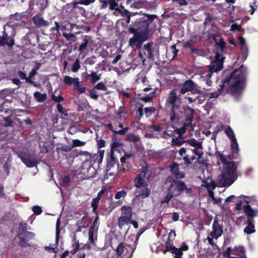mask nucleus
<instances>
[{
    "mask_svg": "<svg viewBox=\"0 0 258 258\" xmlns=\"http://www.w3.org/2000/svg\"><path fill=\"white\" fill-rule=\"evenodd\" d=\"M95 0H82L78 2V4L83 5H89L90 4L93 3Z\"/></svg>",
    "mask_w": 258,
    "mask_h": 258,
    "instance_id": "57",
    "label": "nucleus"
},
{
    "mask_svg": "<svg viewBox=\"0 0 258 258\" xmlns=\"http://www.w3.org/2000/svg\"><path fill=\"white\" fill-rule=\"evenodd\" d=\"M226 252L227 253L228 256H230V255L231 254H235L240 256L239 257L231 256L230 258H245L242 256L244 253L243 249L242 247H236L234 249L228 247L227 249Z\"/></svg>",
    "mask_w": 258,
    "mask_h": 258,
    "instance_id": "13",
    "label": "nucleus"
},
{
    "mask_svg": "<svg viewBox=\"0 0 258 258\" xmlns=\"http://www.w3.org/2000/svg\"><path fill=\"white\" fill-rule=\"evenodd\" d=\"M187 92H191L192 94H197L201 92L200 87L191 80L185 81L182 84L180 90V94L183 95Z\"/></svg>",
    "mask_w": 258,
    "mask_h": 258,
    "instance_id": "7",
    "label": "nucleus"
},
{
    "mask_svg": "<svg viewBox=\"0 0 258 258\" xmlns=\"http://www.w3.org/2000/svg\"><path fill=\"white\" fill-rule=\"evenodd\" d=\"M126 192L124 190H121L120 191H118L116 192L115 195V199L116 200H119L120 198H124L126 196Z\"/></svg>",
    "mask_w": 258,
    "mask_h": 258,
    "instance_id": "44",
    "label": "nucleus"
},
{
    "mask_svg": "<svg viewBox=\"0 0 258 258\" xmlns=\"http://www.w3.org/2000/svg\"><path fill=\"white\" fill-rule=\"evenodd\" d=\"M170 170L172 174L177 178H182L184 176L183 172L178 171V165L176 163H173L170 166Z\"/></svg>",
    "mask_w": 258,
    "mask_h": 258,
    "instance_id": "18",
    "label": "nucleus"
},
{
    "mask_svg": "<svg viewBox=\"0 0 258 258\" xmlns=\"http://www.w3.org/2000/svg\"><path fill=\"white\" fill-rule=\"evenodd\" d=\"M218 157L223 164V171L218 176V182L221 186H230L236 179V167L229 156L219 152Z\"/></svg>",
    "mask_w": 258,
    "mask_h": 258,
    "instance_id": "2",
    "label": "nucleus"
},
{
    "mask_svg": "<svg viewBox=\"0 0 258 258\" xmlns=\"http://www.w3.org/2000/svg\"><path fill=\"white\" fill-rule=\"evenodd\" d=\"M184 142L181 139L178 138H173L172 139V144L175 146H180Z\"/></svg>",
    "mask_w": 258,
    "mask_h": 258,
    "instance_id": "51",
    "label": "nucleus"
},
{
    "mask_svg": "<svg viewBox=\"0 0 258 258\" xmlns=\"http://www.w3.org/2000/svg\"><path fill=\"white\" fill-rule=\"evenodd\" d=\"M185 189L184 183L180 181L174 180L168 188L167 192L173 197L179 196Z\"/></svg>",
    "mask_w": 258,
    "mask_h": 258,
    "instance_id": "8",
    "label": "nucleus"
},
{
    "mask_svg": "<svg viewBox=\"0 0 258 258\" xmlns=\"http://www.w3.org/2000/svg\"><path fill=\"white\" fill-rule=\"evenodd\" d=\"M184 142L187 144L194 147L193 152L196 155L198 156V158H201L203 155L202 151V143L201 142L198 141L196 139L192 138L189 140H187Z\"/></svg>",
    "mask_w": 258,
    "mask_h": 258,
    "instance_id": "10",
    "label": "nucleus"
},
{
    "mask_svg": "<svg viewBox=\"0 0 258 258\" xmlns=\"http://www.w3.org/2000/svg\"><path fill=\"white\" fill-rule=\"evenodd\" d=\"M202 186L207 188L208 192L213 191L216 187V185L213 180L210 178L208 177L207 179L203 182Z\"/></svg>",
    "mask_w": 258,
    "mask_h": 258,
    "instance_id": "16",
    "label": "nucleus"
},
{
    "mask_svg": "<svg viewBox=\"0 0 258 258\" xmlns=\"http://www.w3.org/2000/svg\"><path fill=\"white\" fill-rule=\"evenodd\" d=\"M214 59V60L211 62L209 66L208 72L206 74H203L204 77L210 78L213 73L219 72L223 68L224 57L219 52L216 53Z\"/></svg>",
    "mask_w": 258,
    "mask_h": 258,
    "instance_id": "6",
    "label": "nucleus"
},
{
    "mask_svg": "<svg viewBox=\"0 0 258 258\" xmlns=\"http://www.w3.org/2000/svg\"><path fill=\"white\" fill-rule=\"evenodd\" d=\"M243 209L245 212L250 217H253L257 215L258 212L252 209L250 206H245Z\"/></svg>",
    "mask_w": 258,
    "mask_h": 258,
    "instance_id": "28",
    "label": "nucleus"
},
{
    "mask_svg": "<svg viewBox=\"0 0 258 258\" xmlns=\"http://www.w3.org/2000/svg\"><path fill=\"white\" fill-rule=\"evenodd\" d=\"M72 143L73 148L83 146L86 144V142L81 141L79 140H73Z\"/></svg>",
    "mask_w": 258,
    "mask_h": 258,
    "instance_id": "42",
    "label": "nucleus"
},
{
    "mask_svg": "<svg viewBox=\"0 0 258 258\" xmlns=\"http://www.w3.org/2000/svg\"><path fill=\"white\" fill-rule=\"evenodd\" d=\"M95 89L99 90H102V91H106L107 90V88L105 86V85L102 83L100 82L98 84H97L95 86Z\"/></svg>",
    "mask_w": 258,
    "mask_h": 258,
    "instance_id": "50",
    "label": "nucleus"
},
{
    "mask_svg": "<svg viewBox=\"0 0 258 258\" xmlns=\"http://www.w3.org/2000/svg\"><path fill=\"white\" fill-rule=\"evenodd\" d=\"M33 211L34 213L37 215H39L42 212V210L41 208L39 206H34L33 208Z\"/></svg>",
    "mask_w": 258,
    "mask_h": 258,
    "instance_id": "59",
    "label": "nucleus"
},
{
    "mask_svg": "<svg viewBox=\"0 0 258 258\" xmlns=\"http://www.w3.org/2000/svg\"><path fill=\"white\" fill-rule=\"evenodd\" d=\"M104 154V150H99L98 153L95 154L92 157L94 162L100 164L103 160Z\"/></svg>",
    "mask_w": 258,
    "mask_h": 258,
    "instance_id": "22",
    "label": "nucleus"
},
{
    "mask_svg": "<svg viewBox=\"0 0 258 258\" xmlns=\"http://www.w3.org/2000/svg\"><path fill=\"white\" fill-rule=\"evenodd\" d=\"M97 231L98 230H94V228H90L89 230V241L92 244H94L95 241L97 240Z\"/></svg>",
    "mask_w": 258,
    "mask_h": 258,
    "instance_id": "21",
    "label": "nucleus"
},
{
    "mask_svg": "<svg viewBox=\"0 0 258 258\" xmlns=\"http://www.w3.org/2000/svg\"><path fill=\"white\" fill-rule=\"evenodd\" d=\"M225 133L229 138L230 141L236 139L233 130L230 127L228 126L226 128Z\"/></svg>",
    "mask_w": 258,
    "mask_h": 258,
    "instance_id": "32",
    "label": "nucleus"
},
{
    "mask_svg": "<svg viewBox=\"0 0 258 258\" xmlns=\"http://www.w3.org/2000/svg\"><path fill=\"white\" fill-rule=\"evenodd\" d=\"M63 36L67 39V40L75 42L77 41V37L74 34L66 33H63Z\"/></svg>",
    "mask_w": 258,
    "mask_h": 258,
    "instance_id": "39",
    "label": "nucleus"
},
{
    "mask_svg": "<svg viewBox=\"0 0 258 258\" xmlns=\"http://www.w3.org/2000/svg\"><path fill=\"white\" fill-rule=\"evenodd\" d=\"M115 163H116L115 160L113 157H111V161L108 163L107 168H110L111 167L113 166V165L115 164Z\"/></svg>",
    "mask_w": 258,
    "mask_h": 258,
    "instance_id": "63",
    "label": "nucleus"
},
{
    "mask_svg": "<svg viewBox=\"0 0 258 258\" xmlns=\"http://www.w3.org/2000/svg\"><path fill=\"white\" fill-rule=\"evenodd\" d=\"M213 39L215 40L217 47L219 48L220 51L222 52L224 51L225 44L224 42L222 40L221 37L220 36H215L213 37Z\"/></svg>",
    "mask_w": 258,
    "mask_h": 258,
    "instance_id": "24",
    "label": "nucleus"
},
{
    "mask_svg": "<svg viewBox=\"0 0 258 258\" xmlns=\"http://www.w3.org/2000/svg\"><path fill=\"white\" fill-rule=\"evenodd\" d=\"M132 208L129 206H123L121 209V216L125 217L132 219Z\"/></svg>",
    "mask_w": 258,
    "mask_h": 258,
    "instance_id": "23",
    "label": "nucleus"
},
{
    "mask_svg": "<svg viewBox=\"0 0 258 258\" xmlns=\"http://www.w3.org/2000/svg\"><path fill=\"white\" fill-rule=\"evenodd\" d=\"M122 143L115 141L111 145V150L112 151H120V150L122 149Z\"/></svg>",
    "mask_w": 258,
    "mask_h": 258,
    "instance_id": "37",
    "label": "nucleus"
},
{
    "mask_svg": "<svg viewBox=\"0 0 258 258\" xmlns=\"http://www.w3.org/2000/svg\"><path fill=\"white\" fill-rule=\"evenodd\" d=\"M70 177L68 176H64L61 180V184L64 186L68 185V184L70 182Z\"/></svg>",
    "mask_w": 258,
    "mask_h": 258,
    "instance_id": "58",
    "label": "nucleus"
},
{
    "mask_svg": "<svg viewBox=\"0 0 258 258\" xmlns=\"http://www.w3.org/2000/svg\"><path fill=\"white\" fill-rule=\"evenodd\" d=\"M182 98L176 90L169 91L166 104L170 108V120L173 123H177L185 117V113H193L194 110L185 105H181Z\"/></svg>",
    "mask_w": 258,
    "mask_h": 258,
    "instance_id": "1",
    "label": "nucleus"
},
{
    "mask_svg": "<svg viewBox=\"0 0 258 258\" xmlns=\"http://www.w3.org/2000/svg\"><path fill=\"white\" fill-rule=\"evenodd\" d=\"M99 201L100 200L98 199L97 198H95L93 199L91 203V205L94 211H95L97 209Z\"/></svg>",
    "mask_w": 258,
    "mask_h": 258,
    "instance_id": "52",
    "label": "nucleus"
},
{
    "mask_svg": "<svg viewBox=\"0 0 258 258\" xmlns=\"http://www.w3.org/2000/svg\"><path fill=\"white\" fill-rule=\"evenodd\" d=\"M84 42L80 45L79 51L80 52H84L85 50L87 49L88 44L90 42V40L88 39L87 36H86L84 39Z\"/></svg>",
    "mask_w": 258,
    "mask_h": 258,
    "instance_id": "31",
    "label": "nucleus"
},
{
    "mask_svg": "<svg viewBox=\"0 0 258 258\" xmlns=\"http://www.w3.org/2000/svg\"><path fill=\"white\" fill-rule=\"evenodd\" d=\"M152 45V43H148L144 45V48L145 49L144 54L147 56L150 59L153 58V49Z\"/></svg>",
    "mask_w": 258,
    "mask_h": 258,
    "instance_id": "19",
    "label": "nucleus"
},
{
    "mask_svg": "<svg viewBox=\"0 0 258 258\" xmlns=\"http://www.w3.org/2000/svg\"><path fill=\"white\" fill-rule=\"evenodd\" d=\"M145 25L146 27L144 30L135 32L133 37L130 39L128 45L133 48L139 49L143 43L148 39V24Z\"/></svg>",
    "mask_w": 258,
    "mask_h": 258,
    "instance_id": "5",
    "label": "nucleus"
},
{
    "mask_svg": "<svg viewBox=\"0 0 258 258\" xmlns=\"http://www.w3.org/2000/svg\"><path fill=\"white\" fill-rule=\"evenodd\" d=\"M90 76L91 77V82L93 83H95L100 79V76L94 72H92Z\"/></svg>",
    "mask_w": 258,
    "mask_h": 258,
    "instance_id": "43",
    "label": "nucleus"
},
{
    "mask_svg": "<svg viewBox=\"0 0 258 258\" xmlns=\"http://www.w3.org/2000/svg\"><path fill=\"white\" fill-rule=\"evenodd\" d=\"M172 253L175 255L174 258H182L181 256L183 253L180 249H173Z\"/></svg>",
    "mask_w": 258,
    "mask_h": 258,
    "instance_id": "46",
    "label": "nucleus"
},
{
    "mask_svg": "<svg viewBox=\"0 0 258 258\" xmlns=\"http://www.w3.org/2000/svg\"><path fill=\"white\" fill-rule=\"evenodd\" d=\"M35 98L39 102H43L46 99V95L45 94H41L39 92H36L34 94Z\"/></svg>",
    "mask_w": 258,
    "mask_h": 258,
    "instance_id": "34",
    "label": "nucleus"
},
{
    "mask_svg": "<svg viewBox=\"0 0 258 258\" xmlns=\"http://www.w3.org/2000/svg\"><path fill=\"white\" fill-rule=\"evenodd\" d=\"M230 145L231 150L233 152L237 153L239 151L238 144L236 139L231 141Z\"/></svg>",
    "mask_w": 258,
    "mask_h": 258,
    "instance_id": "36",
    "label": "nucleus"
},
{
    "mask_svg": "<svg viewBox=\"0 0 258 258\" xmlns=\"http://www.w3.org/2000/svg\"><path fill=\"white\" fill-rule=\"evenodd\" d=\"M59 226H60V220L58 218L56 224V240H57L59 234Z\"/></svg>",
    "mask_w": 258,
    "mask_h": 258,
    "instance_id": "55",
    "label": "nucleus"
},
{
    "mask_svg": "<svg viewBox=\"0 0 258 258\" xmlns=\"http://www.w3.org/2000/svg\"><path fill=\"white\" fill-rule=\"evenodd\" d=\"M209 200L212 201L214 204H218L221 202V199H216L214 195L213 191H210L209 193Z\"/></svg>",
    "mask_w": 258,
    "mask_h": 258,
    "instance_id": "40",
    "label": "nucleus"
},
{
    "mask_svg": "<svg viewBox=\"0 0 258 258\" xmlns=\"http://www.w3.org/2000/svg\"><path fill=\"white\" fill-rule=\"evenodd\" d=\"M247 225L244 229V232L247 234H250L255 232L254 226L252 223V222L248 220Z\"/></svg>",
    "mask_w": 258,
    "mask_h": 258,
    "instance_id": "26",
    "label": "nucleus"
},
{
    "mask_svg": "<svg viewBox=\"0 0 258 258\" xmlns=\"http://www.w3.org/2000/svg\"><path fill=\"white\" fill-rule=\"evenodd\" d=\"M18 75L21 79L25 80L26 82L33 84L34 85H35L34 82H33L31 80H30V78L27 77L26 74L23 73V72L19 71Z\"/></svg>",
    "mask_w": 258,
    "mask_h": 258,
    "instance_id": "38",
    "label": "nucleus"
},
{
    "mask_svg": "<svg viewBox=\"0 0 258 258\" xmlns=\"http://www.w3.org/2000/svg\"><path fill=\"white\" fill-rule=\"evenodd\" d=\"M34 24L38 27H48L49 22L45 20L40 14L36 15L32 19Z\"/></svg>",
    "mask_w": 258,
    "mask_h": 258,
    "instance_id": "11",
    "label": "nucleus"
},
{
    "mask_svg": "<svg viewBox=\"0 0 258 258\" xmlns=\"http://www.w3.org/2000/svg\"><path fill=\"white\" fill-rule=\"evenodd\" d=\"M170 51L173 53V58H174L176 56L177 53L178 52V50L176 49L175 45H173L170 48Z\"/></svg>",
    "mask_w": 258,
    "mask_h": 258,
    "instance_id": "61",
    "label": "nucleus"
},
{
    "mask_svg": "<svg viewBox=\"0 0 258 258\" xmlns=\"http://www.w3.org/2000/svg\"><path fill=\"white\" fill-rule=\"evenodd\" d=\"M74 89L75 90L81 94L85 93L86 90V87L80 84L79 80L75 86H74Z\"/></svg>",
    "mask_w": 258,
    "mask_h": 258,
    "instance_id": "33",
    "label": "nucleus"
},
{
    "mask_svg": "<svg viewBox=\"0 0 258 258\" xmlns=\"http://www.w3.org/2000/svg\"><path fill=\"white\" fill-rule=\"evenodd\" d=\"M18 156L22 161L28 167H33L36 166L38 162L35 160V157L27 152L23 151L18 153Z\"/></svg>",
    "mask_w": 258,
    "mask_h": 258,
    "instance_id": "9",
    "label": "nucleus"
},
{
    "mask_svg": "<svg viewBox=\"0 0 258 258\" xmlns=\"http://www.w3.org/2000/svg\"><path fill=\"white\" fill-rule=\"evenodd\" d=\"M245 74L242 67L235 70L228 79L224 82L222 87L227 88L228 91L233 95L240 94L244 86Z\"/></svg>",
    "mask_w": 258,
    "mask_h": 258,
    "instance_id": "3",
    "label": "nucleus"
},
{
    "mask_svg": "<svg viewBox=\"0 0 258 258\" xmlns=\"http://www.w3.org/2000/svg\"><path fill=\"white\" fill-rule=\"evenodd\" d=\"M80 68V65L79 60L78 59H77L75 60V63L72 67V71L73 72H77L79 70Z\"/></svg>",
    "mask_w": 258,
    "mask_h": 258,
    "instance_id": "49",
    "label": "nucleus"
},
{
    "mask_svg": "<svg viewBox=\"0 0 258 258\" xmlns=\"http://www.w3.org/2000/svg\"><path fill=\"white\" fill-rule=\"evenodd\" d=\"M24 17H25V15L23 14V13H22V14L16 13L14 15H11V17H10V19L12 20H20Z\"/></svg>",
    "mask_w": 258,
    "mask_h": 258,
    "instance_id": "48",
    "label": "nucleus"
},
{
    "mask_svg": "<svg viewBox=\"0 0 258 258\" xmlns=\"http://www.w3.org/2000/svg\"><path fill=\"white\" fill-rule=\"evenodd\" d=\"M165 247L166 250H171V252H172L173 249H177V248L173 246L172 240L169 239L166 242Z\"/></svg>",
    "mask_w": 258,
    "mask_h": 258,
    "instance_id": "45",
    "label": "nucleus"
},
{
    "mask_svg": "<svg viewBox=\"0 0 258 258\" xmlns=\"http://www.w3.org/2000/svg\"><path fill=\"white\" fill-rule=\"evenodd\" d=\"M150 175L147 167H143L141 173L134 179L136 188L135 195L136 198L145 199L149 196L150 189L148 187V181Z\"/></svg>",
    "mask_w": 258,
    "mask_h": 258,
    "instance_id": "4",
    "label": "nucleus"
},
{
    "mask_svg": "<svg viewBox=\"0 0 258 258\" xmlns=\"http://www.w3.org/2000/svg\"><path fill=\"white\" fill-rule=\"evenodd\" d=\"M185 114H187L188 118L186 119V122L184 123L183 126L177 130L178 133L180 135H182L185 132V128L186 127H190L192 128L191 121L192 113L191 115H190L189 113H185Z\"/></svg>",
    "mask_w": 258,
    "mask_h": 258,
    "instance_id": "15",
    "label": "nucleus"
},
{
    "mask_svg": "<svg viewBox=\"0 0 258 258\" xmlns=\"http://www.w3.org/2000/svg\"><path fill=\"white\" fill-rule=\"evenodd\" d=\"M238 39L243 57L244 59H246L248 54V48L246 44L245 40L242 37H239Z\"/></svg>",
    "mask_w": 258,
    "mask_h": 258,
    "instance_id": "17",
    "label": "nucleus"
},
{
    "mask_svg": "<svg viewBox=\"0 0 258 258\" xmlns=\"http://www.w3.org/2000/svg\"><path fill=\"white\" fill-rule=\"evenodd\" d=\"M100 3L102 4L101 6V9H104L107 8L108 5V2L105 0H99Z\"/></svg>",
    "mask_w": 258,
    "mask_h": 258,
    "instance_id": "64",
    "label": "nucleus"
},
{
    "mask_svg": "<svg viewBox=\"0 0 258 258\" xmlns=\"http://www.w3.org/2000/svg\"><path fill=\"white\" fill-rule=\"evenodd\" d=\"M175 236H176V233H175V231L172 230L169 233L168 239L171 240L173 241V240L174 239Z\"/></svg>",
    "mask_w": 258,
    "mask_h": 258,
    "instance_id": "62",
    "label": "nucleus"
},
{
    "mask_svg": "<svg viewBox=\"0 0 258 258\" xmlns=\"http://www.w3.org/2000/svg\"><path fill=\"white\" fill-rule=\"evenodd\" d=\"M118 1L117 0H108V3L109 4V8L111 10H118Z\"/></svg>",
    "mask_w": 258,
    "mask_h": 258,
    "instance_id": "35",
    "label": "nucleus"
},
{
    "mask_svg": "<svg viewBox=\"0 0 258 258\" xmlns=\"http://www.w3.org/2000/svg\"><path fill=\"white\" fill-rule=\"evenodd\" d=\"M131 220V219L121 216L118 219V226L120 228H122L125 225L130 223Z\"/></svg>",
    "mask_w": 258,
    "mask_h": 258,
    "instance_id": "27",
    "label": "nucleus"
},
{
    "mask_svg": "<svg viewBox=\"0 0 258 258\" xmlns=\"http://www.w3.org/2000/svg\"><path fill=\"white\" fill-rule=\"evenodd\" d=\"M89 96L92 99L94 100H97L98 98V94L95 90H92L90 92Z\"/></svg>",
    "mask_w": 258,
    "mask_h": 258,
    "instance_id": "53",
    "label": "nucleus"
},
{
    "mask_svg": "<svg viewBox=\"0 0 258 258\" xmlns=\"http://www.w3.org/2000/svg\"><path fill=\"white\" fill-rule=\"evenodd\" d=\"M116 12H118L119 13H120L122 16L123 17H124L126 15L127 16V18H128V20H127V23H129L130 22V16L128 15V12L124 10L123 11L119 10L118 9V10H115Z\"/></svg>",
    "mask_w": 258,
    "mask_h": 258,
    "instance_id": "56",
    "label": "nucleus"
},
{
    "mask_svg": "<svg viewBox=\"0 0 258 258\" xmlns=\"http://www.w3.org/2000/svg\"><path fill=\"white\" fill-rule=\"evenodd\" d=\"M146 6V2L142 0H136L132 5V7L135 9H141Z\"/></svg>",
    "mask_w": 258,
    "mask_h": 258,
    "instance_id": "29",
    "label": "nucleus"
},
{
    "mask_svg": "<svg viewBox=\"0 0 258 258\" xmlns=\"http://www.w3.org/2000/svg\"><path fill=\"white\" fill-rule=\"evenodd\" d=\"M9 38L8 36V34L6 33L5 31L4 32L3 36L2 37H0V45H4L5 44L8 45V46H12L14 44V41L13 39L11 40V41H9Z\"/></svg>",
    "mask_w": 258,
    "mask_h": 258,
    "instance_id": "20",
    "label": "nucleus"
},
{
    "mask_svg": "<svg viewBox=\"0 0 258 258\" xmlns=\"http://www.w3.org/2000/svg\"><path fill=\"white\" fill-rule=\"evenodd\" d=\"M127 140L136 143L139 141L140 138L138 136H136L133 134H128L127 135Z\"/></svg>",
    "mask_w": 258,
    "mask_h": 258,
    "instance_id": "41",
    "label": "nucleus"
},
{
    "mask_svg": "<svg viewBox=\"0 0 258 258\" xmlns=\"http://www.w3.org/2000/svg\"><path fill=\"white\" fill-rule=\"evenodd\" d=\"M79 80L78 78H72L70 76H65L63 79L64 83L66 85H74V86L77 83Z\"/></svg>",
    "mask_w": 258,
    "mask_h": 258,
    "instance_id": "25",
    "label": "nucleus"
},
{
    "mask_svg": "<svg viewBox=\"0 0 258 258\" xmlns=\"http://www.w3.org/2000/svg\"><path fill=\"white\" fill-rule=\"evenodd\" d=\"M125 248L124 245L120 243L116 249V252L119 256H121V258H131L133 254V251L128 252L127 251L125 252Z\"/></svg>",
    "mask_w": 258,
    "mask_h": 258,
    "instance_id": "12",
    "label": "nucleus"
},
{
    "mask_svg": "<svg viewBox=\"0 0 258 258\" xmlns=\"http://www.w3.org/2000/svg\"><path fill=\"white\" fill-rule=\"evenodd\" d=\"M52 99L56 102H59L63 100V97L61 96H55L53 95L52 96Z\"/></svg>",
    "mask_w": 258,
    "mask_h": 258,
    "instance_id": "60",
    "label": "nucleus"
},
{
    "mask_svg": "<svg viewBox=\"0 0 258 258\" xmlns=\"http://www.w3.org/2000/svg\"><path fill=\"white\" fill-rule=\"evenodd\" d=\"M186 149L184 148H182L179 151V155L181 156H182L183 159L184 160V163L188 165L191 163V162L187 155H186Z\"/></svg>",
    "mask_w": 258,
    "mask_h": 258,
    "instance_id": "30",
    "label": "nucleus"
},
{
    "mask_svg": "<svg viewBox=\"0 0 258 258\" xmlns=\"http://www.w3.org/2000/svg\"><path fill=\"white\" fill-rule=\"evenodd\" d=\"M145 113L147 117L150 116L152 113L154 111V109L152 107H146L144 109Z\"/></svg>",
    "mask_w": 258,
    "mask_h": 258,
    "instance_id": "54",
    "label": "nucleus"
},
{
    "mask_svg": "<svg viewBox=\"0 0 258 258\" xmlns=\"http://www.w3.org/2000/svg\"><path fill=\"white\" fill-rule=\"evenodd\" d=\"M174 197L173 196H172L171 195H170L169 193H168L167 192V194L166 195V196L164 198H163L161 201V204H168L169 202L170 201V200L173 198Z\"/></svg>",
    "mask_w": 258,
    "mask_h": 258,
    "instance_id": "47",
    "label": "nucleus"
},
{
    "mask_svg": "<svg viewBox=\"0 0 258 258\" xmlns=\"http://www.w3.org/2000/svg\"><path fill=\"white\" fill-rule=\"evenodd\" d=\"M223 230L220 225L216 221L213 224V231L211 232V237L217 239L222 233Z\"/></svg>",
    "mask_w": 258,
    "mask_h": 258,
    "instance_id": "14",
    "label": "nucleus"
}]
</instances>
